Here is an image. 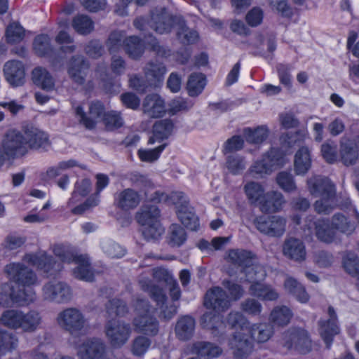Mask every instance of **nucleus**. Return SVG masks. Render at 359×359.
Instances as JSON below:
<instances>
[{"mask_svg":"<svg viewBox=\"0 0 359 359\" xmlns=\"http://www.w3.org/2000/svg\"><path fill=\"white\" fill-rule=\"evenodd\" d=\"M144 38L145 43L158 56L167 57L170 54V50L164 46H161L157 39L150 34L144 33Z\"/></svg>","mask_w":359,"mask_h":359,"instance_id":"59","label":"nucleus"},{"mask_svg":"<svg viewBox=\"0 0 359 359\" xmlns=\"http://www.w3.org/2000/svg\"><path fill=\"white\" fill-rule=\"evenodd\" d=\"M4 151L8 157H20L27 153L25 133L9 130L5 134L1 144Z\"/></svg>","mask_w":359,"mask_h":359,"instance_id":"6","label":"nucleus"},{"mask_svg":"<svg viewBox=\"0 0 359 359\" xmlns=\"http://www.w3.org/2000/svg\"><path fill=\"white\" fill-rule=\"evenodd\" d=\"M18 339L15 335L6 330L0 329V354L15 349Z\"/></svg>","mask_w":359,"mask_h":359,"instance_id":"52","label":"nucleus"},{"mask_svg":"<svg viewBox=\"0 0 359 359\" xmlns=\"http://www.w3.org/2000/svg\"><path fill=\"white\" fill-rule=\"evenodd\" d=\"M244 189L248 198L252 201L261 200L264 195V189L258 182H248L245 185Z\"/></svg>","mask_w":359,"mask_h":359,"instance_id":"64","label":"nucleus"},{"mask_svg":"<svg viewBox=\"0 0 359 359\" xmlns=\"http://www.w3.org/2000/svg\"><path fill=\"white\" fill-rule=\"evenodd\" d=\"M201 325L203 327L212 330V334L219 336V330L224 327L221 316L212 311L205 313L201 317Z\"/></svg>","mask_w":359,"mask_h":359,"instance_id":"41","label":"nucleus"},{"mask_svg":"<svg viewBox=\"0 0 359 359\" xmlns=\"http://www.w3.org/2000/svg\"><path fill=\"white\" fill-rule=\"evenodd\" d=\"M285 290L293 295L298 301L306 303L309 299V295L305 287L293 278H287L284 283Z\"/></svg>","mask_w":359,"mask_h":359,"instance_id":"39","label":"nucleus"},{"mask_svg":"<svg viewBox=\"0 0 359 359\" xmlns=\"http://www.w3.org/2000/svg\"><path fill=\"white\" fill-rule=\"evenodd\" d=\"M53 253L58 257L62 262L72 263L79 256L74 253L72 248L64 244H55L53 246Z\"/></svg>","mask_w":359,"mask_h":359,"instance_id":"57","label":"nucleus"},{"mask_svg":"<svg viewBox=\"0 0 359 359\" xmlns=\"http://www.w3.org/2000/svg\"><path fill=\"white\" fill-rule=\"evenodd\" d=\"M88 69L89 63L83 56L74 55L69 61L67 73L74 83L82 85L85 83Z\"/></svg>","mask_w":359,"mask_h":359,"instance_id":"15","label":"nucleus"},{"mask_svg":"<svg viewBox=\"0 0 359 359\" xmlns=\"http://www.w3.org/2000/svg\"><path fill=\"white\" fill-rule=\"evenodd\" d=\"M124 50L130 58L139 60L145 51V43L137 36H130L125 39Z\"/></svg>","mask_w":359,"mask_h":359,"instance_id":"28","label":"nucleus"},{"mask_svg":"<svg viewBox=\"0 0 359 359\" xmlns=\"http://www.w3.org/2000/svg\"><path fill=\"white\" fill-rule=\"evenodd\" d=\"M151 341L147 337L138 336L134 339L131 351L136 356L143 355L151 346Z\"/></svg>","mask_w":359,"mask_h":359,"instance_id":"61","label":"nucleus"},{"mask_svg":"<svg viewBox=\"0 0 359 359\" xmlns=\"http://www.w3.org/2000/svg\"><path fill=\"white\" fill-rule=\"evenodd\" d=\"M13 304L24 306L32 303L36 299V294L31 287L18 289L15 290L13 287Z\"/></svg>","mask_w":359,"mask_h":359,"instance_id":"45","label":"nucleus"},{"mask_svg":"<svg viewBox=\"0 0 359 359\" xmlns=\"http://www.w3.org/2000/svg\"><path fill=\"white\" fill-rule=\"evenodd\" d=\"M104 344L98 339H88L78 349L80 359H104Z\"/></svg>","mask_w":359,"mask_h":359,"instance_id":"17","label":"nucleus"},{"mask_svg":"<svg viewBox=\"0 0 359 359\" xmlns=\"http://www.w3.org/2000/svg\"><path fill=\"white\" fill-rule=\"evenodd\" d=\"M133 324L137 332L151 336L158 332V321L153 313L137 316L134 319Z\"/></svg>","mask_w":359,"mask_h":359,"instance_id":"23","label":"nucleus"},{"mask_svg":"<svg viewBox=\"0 0 359 359\" xmlns=\"http://www.w3.org/2000/svg\"><path fill=\"white\" fill-rule=\"evenodd\" d=\"M6 36L8 43H18L21 41L25 36V29L18 22L10 23L6 28Z\"/></svg>","mask_w":359,"mask_h":359,"instance_id":"58","label":"nucleus"},{"mask_svg":"<svg viewBox=\"0 0 359 359\" xmlns=\"http://www.w3.org/2000/svg\"><path fill=\"white\" fill-rule=\"evenodd\" d=\"M105 332L111 345L114 348H120L128 340L131 329L129 324L111 320L105 325Z\"/></svg>","mask_w":359,"mask_h":359,"instance_id":"8","label":"nucleus"},{"mask_svg":"<svg viewBox=\"0 0 359 359\" xmlns=\"http://www.w3.org/2000/svg\"><path fill=\"white\" fill-rule=\"evenodd\" d=\"M204 306L207 309H212L215 311H224L230 306V301L226 292L219 287H215L207 291Z\"/></svg>","mask_w":359,"mask_h":359,"instance_id":"12","label":"nucleus"},{"mask_svg":"<svg viewBox=\"0 0 359 359\" xmlns=\"http://www.w3.org/2000/svg\"><path fill=\"white\" fill-rule=\"evenodd\" d=\"M244 137L247 142L253 144L262 143L269 135V130L265 126H259L255 129H244Z\"/></svg>","mask_w":359,"mask_h":359,"instance_id":"44","label":"nucleus"},{"mask_svg":"<svg viewBox=\"0 0 359 359\" xmlns=\"http://www.w3.org/2000/svg\"><path fill=\"white\" fill-rule=\"evenodd\" d=\"M4 72L7 81L13 86L23 83L25 79V68L23 64L17 60H11L5 63Z\"/></svg>","mask_w":359,"mask_h":359,"instance_id":"21","label":"nucleus"},{"mask_svg":"<svg viewBox=\"0 0 359 359\" xmlns=\"http://www.w3.org/2000/svg\"><path fill=\"white\" fill-rule=\"evenodd\" d=\"M33 46L38 55L52 57L53 50L50 45V39L47 34H40L36 36Z\"/></svg>","mask_w":359,"mask_h":359,"instance_id":"43","label":"nucleus"},{"mask_svg":"<svg viewBox=\"0 0 359 359\" xmlns=\"http://www.w3.org/2000/svg\"><path fill=\"white\" fill-rule=\"evenodd\" d=\"M103 122L107 130H114L121 128L123 124L120 114L116 111L107 112L103 118Z\"/></svg>","mask_w":359,"mask_h":359,"instance_id":"63","label":"nucleus"},{"mask_svg":"<svg viewBox=\"0 0 359 359\" xmlns=\"http://www.w3.org/2000/svg\"><path fill=\"white\" fill-rule=\"evenodd\" d=\"M331 224L334 231L345 234H351L355 229L354 225L341 213H336L332 216Z\"/></svg>","mask_w":359,"mask_h":359,"instance_id":"48","label":"nucleus"},{"mask_svg":"<svg viewBox=\"0 0 359 359\" xmlns=\"http://www.w3.org/2000/svg\"><path fill=\"white\" fill-rule=\"evenodd\" d=\"M292 313L285 306H278L273 309L271 313V320L278 325L284 326L289 323Z\"/></svg>","mask_w":359,"mask_h":359,"instance_id":"51","label":"nucleus"},{"mask_svg":"<svg viewBox=\"0 0 359 359\" xmlns=\"http://www.w3.org/2000/svg\"><path fill=\"white\" fill-rule=\"evenodd\" d=\"M144 77L151 88L161 86L166 73L165 65L158 60L149 61L143 68Z\"/></svg>","mask_w":359,"mask_h":359,"instance_id":"16","label":"nucleus"},{"mask_svg":"<svg viewBox=\"0 0 359 359\" xmlns=\"http://www.w3.org/2000/svg\"><path fill=\"white\" fill-rule=\"evenodd\" d=\"M251 338L257 343H265L274 333L273 326L270 323H255L249 330Z\"/></svg>","mask_w":359,"mask_h":359,"instance_id":"33","label":"nucleus"},{"mask_svg":"<svg viewBox=\"0 0 359 359\" xmlns=\"http://www.w3.org/2000/svg\"><path fill=\"white\" fill-rule=\"evenodd\" d=\"M141 226L142 236L147 241L157 240L164 232V229L161 226L160 222Z\"/></svg>","mask_w":359,"mask_h":359,"instance_id":"56","label":"nucleus"},{"mask_svg":"<svg viewBox=\"0 0 359 359\" xmlns=\"http://www.w3.org/2000/svg\"><path fill=\"white\" fill-rule=\"evenodd\" d=\"M13 287L9 283L2 284L0 287V306L4 308L13 306Z\"/></svg>","mask_w":359,"mask_h":359,"instance_id":"62","label":"nucleus"},{"mask_svg":"<svg viewBox=\"0 0 359 359\" xmlns=\"http://www.w3.org/2000/svg\"><path fill=\"white\" fill-rule=\"evenodd\" d=\"M253 224L262 233L271 236H280L285 231L286 220L279 216L262 215L256 217Z\"/></svg>","mask_w":359,"mask_h":359,"instance_id":"7","label":"nucleus"},{"mask_svg":"<svg viewBox=\"0 0 359 359\" xmlns=\"http://www.w3.org/2000/svg\"><path fill=\"white\" fill-rule=\"evenodd\" d=\"M141 199L138 191L127 188L114 194V205L121 210L129 211L136 208L140 203Z\"/></svg>","mask_w":359,"mask_h":359,"instance_id":"14","label":"nucleus"},{"mask_svg":"<svg viewBox=\"0 0 359 359\" xmlns=\"http://www.w3.org/2000/svg\"><path fill=\"white\" fill-rule=\"evenodd\" d=\"M283 253L287 258L299 262L305 260L306 257L304 242L293 237L285 240L283 245Z\"/></svg>","mask_w":359,"mask_h":359,"instance_id":"19","label":"nucleus"},{"mask_svg":"<svg viewBox=\"0 0 359 359\" xmlns=\"http://www.w3.org/2000/svg\"><path fill=\"white\" fill-rule=\"evenodd\" d=\"M226 166L233 175H239L245 169V158L238 154L229 155L226 158Z\"/></svg>","mask_w":359,"mask_h":359,"instance_id":"54","label":"nucleus"},{"mask_svg":"<svg viewBox=\"0 0 359 359\" xmlns=\"http://www.w3.org/2000/svg\"><path fill=\"white\" fill-rule=\"evenodd\" d=\"M229 345L233 350V354L236 359L246 358L252 351V344L243 332H235L229 339Z\"/></svg>","mask_w":359,"mask_h":359,"instance_id":"13","label":"nucleus"},{"mask_svg":"<svg viewBox=\"0 0 359 359\" xmlns=\"http://www.w3.org/2000/svg\"><path fill=\"white\" fill-rule=\"evenodd\" d=\"M329 319L320 320L318 323V332L326 344V348L330 349L335 335L339 333V327L337 325V316L334 308L331 306L327 311Z\"/></svg>","mask_w":359,"mask_h":359,"instance_id":"11","label":"nucleus"},{"mask_svg":"<svg viewBox=\"0 0 359 359\" xmlns=\"http://www.w3.org/2000/svg\"><path fill=\"white\" fill-rule=\"evenodd\" d=\"M250 294L265 301H273L278 298L277 291L270 285L254 282L250 287Z\"/></svg>","mask_w":359,"mask_h":359,"instance_id":"37","label":"nucleus"},{"mask_svg":"<svg viewBox=\"0 0 359 359\" xmlns=\"http://www.w3.org/2000/svg\"><path fill=\"white\" fill-rule=\"evenodd\" d=\"M206 85V79L202 73H193L188 79L187 89L191 97H196L203 90Z\"/></svg>","mask_w":359,"mask_h":359,"instance_id":"40","label":"nucleus"},{"mask_svg":"<svg viewBox=\"0 0 359 359\" xmlns=\"http://www.w3.org/2000/svg\"><path fill=\"white\" fill-rule=\"evenodd\" d=\"M142 110L149 118L162 117L165 113V102L158 94L148 95L143 101Z\"/></svg>","mask_w":359,"mask_h":359,"instance_id":"20","label":"nucleus"},{"mask_svg":"<svg viewBox=\"0 0 359 359\" xmlns=\"http://www.w3.org/2000/svg\"><path fill=\"white\" fill-rule=\"evenodd\" d=\"M182 22V17L170 15L165 8H161L151 13L150 18L144 17L137 18L133 21V25L143 34L149 33L153 29L160 34H168L173 27H177Z\"/></svg>","mask_w":359,"mask_h":359,"instance_id":"1","label":"nucleus"},{"mask_svg":"<svg viewBox=\"0 0 359 359\" xmlns=\"http://www.w3.org/2000/svg\"><path fill=\"white\" fill-rule=\"evenodd\" d=\"M106 311L109 316H123L128 311L126 303L120 299H112L106 304Z\"/></svg>","mask_w":359,"mask_h":359,"instance_id":"53","label":"nucleus"},{"mask_svg":"<svg viewBox=\"0 0 359 359\" xmlns=\"http://www.w3.org/2000/svg\"><path fill=\"white\" fill-rule=\"evenodd\" d=\"M284 346L288 349L294 348L302 354H306L311 350V341L308 333L304 330H292L285 333Z\"/></svg>","mask_w":359,"mask_h":359,"instance_id":"10","label":"nucleus"},{"mask_svg":"<svg viewBox=\"0 0 359 359\" xmlns=\"http://www.w3.org/2000/svg\"><path fill=\"white\" fill-rule=\"evenodd\" d=\"M168 243L172 247H180L187 240V233L183 227L177 224H172L169 227Z\"/></svg>","mask_w":359,"mask_h":359,"instance_id":"47","label":"nucleus"},{"mask_svg":"<svg viewBox=\"0 0 359 359\" xmlns=\"http://www.w3.org/2000/svg\"><path fill=\"white\" fill-rule=\"evenodd\" d=\"M161 211L156 205L147 203L136 213L135 218L140 225L160 222Z\"/></svg>","mask_w":359,"mask_h":359,"instance_id":"27","label":"nucleus"},{"mask_svg":"<svg viewBox=\"0 0 359 359\" xmlns=\"http://www.w3.org/2000/svg\"><path fill=\"white\" fill-rule=\"evenodd\" d=\"M193 351L201 357L212 358L222 353V349L210 342L197 341L193 344Z\"/></svg>","mask_w":359,"mask_h":359,"instance_id":"38","label":"nucleus"},{"mask_svg":"<svg viewBox=\"0 0 359 359\" xmlns=\"http://www.w3.org/2000/svg\"><path fill=\"white\" fill-rule=\"evenodd\" d=\"M58 326L72 336L79 337L85 330L87 320L77 308L69 307L61 311L57 316Z\"/></svg>","mask_w":359,"mask_h":359,"instance_id":"3","label":"nucleus"},{"mask_svg":"<svg viewBox=\"0 0 359 359\" xmlns=\"http://www.w3.org/2000/svg\"><path fill=\"white\" fill-rule=\"evenodd\" d=\"M5 271L10 279L24 287L34 285L37 281L36 273L28 266L21 263H12L6 266Z\"/></svg>","mask_w":359,"mask_h":359,"instance_id":"9","label":"nucleus"},{"mask_svg":"<svg viewBox=\"0 0 359 359\" xmlns=\"http://www.w3.org/2000/svg\"><path fill=\"white\" fill-rule=\"evenodd\" d=\"M284 156L285 154L280 148L271 147L263 154L262 158L273 171L283 165L285 163Z\"/></svg>","mask_w":359,"mask_h":359,"instance_id":"42","label":"nucleus"},{"mask_svg":"<svg viewBox=\"0 0 359 359\" xmlns=\"http://www.w3.org/2000/svg\"><path fill=\"white\" fill-rule=\"evenodd\" d=\"M307 184L309 192L315 196H333L336 193L334 184L325 177H311L307 180Z\"/></svg>","mask_w":359,"mask_h":359,"instance_id":"18","label":"nucleus"},{"mask_svg":"<svg viewBox=\"0 0 359 359\" xmlns=\"http://www.w3.org/2000/svg\"><path fill=\"white\" fill-rule=\"evenodd\" d=\"M25 260L37 267L47 278L56 276L63 269L61 262L56 261L46 252L26 255Z\"/></svg>","mask_w":359,"mask_h":359,"instance_id":"4","label":"nucleus"},{"mask_svg":"<svg viewBox=\"0 0 359 359\" xmlns=\"http://www.w3.org/2000/svg\"><path fill=\"white\" fill-rule=\"evenodd\" d=\"M25 136L28 146L27 151L29 149H46L50 144L48 135L36 128L32 126L26 128Z\"/></svg>","mask_w":359,"mask_h":359,"instance_id":"22","label":"nucleus"},{"mask_svg":"<svg viewBox=\"0 0 359 359\" xmlns=\"http://www.w3.org/2000/svg\"><path fill=\"white\" fill-rule=\"evenodd\" d=\"M311 166L310 150L302 147L296 152L294 160V172L297 175H305Z\"/></svg>","mask_w":359,"mask_h":359,"instance_id":"35","label":"nucleus"},{"mask_svg":"<svg viewBox=\"0 0 359 359\" xmlns=\"http://www.w3.org/2000/svg\"><path fill=\"white\" fill-rule=\"evenodd\" d=\"M43 299L57 304L69 302L72 297L71 287L65 282L52 280L46 283L42 287Z\"/></svg>","mask_w":359,"mask_h":359,"instance_id":"5","label":"nucleus"},{"mask_svg":"<svg viewBox=\"0 0 359 359\" xmlns=\"http://www.w3.org/2000/svg\"><path fill=\"white\" fill-rule=\"evenodd\" d=\"M1 323L13 330H22L25 332H35L41 323L39 312L32 310L27 313L22 311L10 309L3 312L1 316Z\"/></svg>","mask_w":359,"mask_h":359,"instance_id":"2","label":"nucleus"},{"mask_svg":"<svg viewBox=\"0 0 359 359\" xmlns=\"http://www.w3.org/2000/svg\"><path fill=\"white\" fill-rule=\"evenodd\" d=\"M124 33L120 31H114L109 35L106 41V46L110 54L117 52L121 47L124 48Z\"/></svg>","mask_w":359,"mask_h":359,"instance_id":"55","label":"nucleus"},{"mask_svg":"<svg viewBox=\"0 0 359 359\" xmlns=\"http://www.w3.org/2000/svg\"><path fill=\"white\" fill-rule=\"evenodd\" d=\"M177 28V38L183 44H192L197 41L198 39V32L187 27L182 18V22L178 23Z\"/></svg>","mask_w":359,"mask_h":359,"instance_id":"46","label":"nucleus"},{"mask_svg":"<svg viewBox=\"0 0 359 359\" xmlns=\"http://www.w3.org/2000/svg\"><path fill=\"white\" fill-rule=\"evenodd\" d=\"M177 215L182 224L191 231H197L199 227V219L194 208L190 205H182Z\"/></svg>","mask_w":359,"mask_h":359,"instance_id":"36","label":"nucleus"},{"mask_svg":"<svg viewBox=\"0 0 359 359\" xmlns=\"http://www.w3.org/2000/svg\"><path fill=\"white\" fill-rule=\"evenodd\" d=\"M73 262L77 264L73 270L76 278L89 282L93 280L94 275L86 255H79Z\"/></svg>","mask_w":359,"mask_h":359,"instance_id":"29","label":"nucleus"},{"mask_svg":"<svg viewBox=\"0 0 359 359\" xmlns=\"http://www.w3.org/2000/svg\"><path fill=\"white\" fill-rule=\"evenodd\" d=\"M173 123L170 119H163L156 121L153 126V136L149 139L148 143L154 144L167 139L173 129Z\"/></svg>","mask_w":359,"mask_h":359,"instance_id":"34","label":"nucleus"},{"mask_svg":"<svg viewBox=\"0 0 359 359\" xmlns=\"http://www.w3.org/2000/svg\"><path fill=\"white\" fill-rule=\"evenodd\" d=\"M32 79L35 85L44 90L50 91L54 88V79L46 68H34L32 72Z\"/></svg>","mask_w":359,"mask_h":359,"instance_id":"31","label":"nucleus"},{"mask_svg":"<svg viewBox=\"0 0 359 359\" xmlns=\"http://www.w3.org/2000/svg\"><path fill=\"white\" fill-rule=\"evenodd\" d=\"M276 182L279 187L286 192H292L297 189V186L292 175L288 172H279L276 177Z\"/></svg>","mask_w":359,"mask_h":359,"instance_id":"60","label":"nucleus"},{"mask_svg":"<svg viewBox=\"0 0 359 359\" xmlns=\"http://www.w3.org/2000/svg\"><path fill=\"white\" fill-rule=\"evenodd\" d=\"M335 202L336 193L333 196H322L315 202L314 210L318 214L329 215L334 208Z\"/></svg>","mask_w":359,"mask_h":359,"instance_id":"50","label":"nucleus"},{"mask_svg":"<svg viewBox=\"0 0 359 359\" xmlns=\"http://www.w3.org/2000/svg\"><path fill=\"white\" fill-rule=\"evenodd\" d=\"M196 321L191 316H181L177 321L175 331L176 337L181 341L189 340L195 331Z\"/></svg>","mask_w":359,"mask_h":359,"instance_id":"24","label":"nucleus"},{"mask_svg":"<svg viewBox=\"0 0 359 359\" xmlns=\"http://www.w3.org/2000/svg\"><path fill=\"white\" fill-rule=\"evenodd\" d=\"M259 203L262 212H275L280 209L284 203V198L282 194L277 191H271L264 195Z\"/></svg>","mask_w":359,"mask_h":359,"instance_id":"32","label":"nucleus"},{"mask_svg":"<svg viewBox=\"0 0 359 359\" xmlns=\"http://www.w3.org/2000/svg\"><path fill=\"white\" fill-rule=\"evenodd\" d=\"M255 258V255L252 252L243 249L230 250L228 254L229 262L243 269L253 266Z\"/></svg>","mask_w":359,"mask_h":359,"instance_id":"25","label":"nucleus"},{"mask_svg":"<svg viewBox=\"0 0 359 359\" xmlns=\"http://www.w3.org/2000/svg\"><path fill=\"white\" fill-rule=\"evenodd\" d=\"M315 235L321 242L332 243L336 238V231L327 219H318L313 223Z\"/></svg>","mask_w":359,"mask_h":359,"instance_id":"26","label":"nucleus"},{"mask_svg":"<svg viewBox=\"0 0 359 359\" xmlns=\"http://www.w3.org/2000/svg\"><path fill=\"white\" fill-rule=\"evenodd\" d=\"M358 146L355 142L350 140L341 142L339 152L343 164L346 166L355 164L358 158Z\"/></svg>","mask_w":359,"mask_h":359,"instance_id":"30","label":"nucleus"},{"mask_svg":"<svg viewBox=\"0 0 359 359\" xmlns=\"http://www.w3.org/2000/svg\"><path fill=\"white\" fill-rule=\"evenodd\" d=\"M72 27L79 34L86 35L93 29V22L86 15H78L72 20Z\"/></svg>","mask_w":359,"mask_h":359,"instance_id":"49","label":"nucleus"}]
</instances>
